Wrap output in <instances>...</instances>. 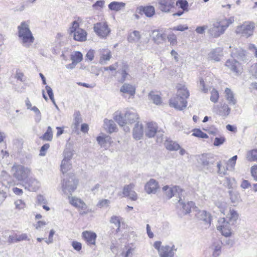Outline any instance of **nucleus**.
<instances>
[{"label": "nucleus", "mask_w": 257, "mask_h": 257, "mask_svg": "<svg viewBox=\"0 0 257 257\" xmlns=\"http://www.w3.org/2000/svg\"><path fill=\"white\" fill-rule=\"evenodd\" d=\"M166 148L170 151H176L180 149V146L175 142L167 140L165 143Z\"/></svg>", "instance_id": "4c0bfd02"}, {"label": "nucleus", "mask_w": 257, "mask_h": 257, "mask_svg": "<svg viewBox=\"0 0 257 257\" xmlns=\"http://www.w3.org/2000/svg\"><path fill=\"white\" fill-rule=\"evenodd\" d=\"M79 23L75 21L72 23V26L70 28V33H73L74 39L77 41H85L86 40V32L79 28Z\"/></svg>", "instance_id": "6e6552de"}, {"label": "nucleus", "mask_w": 257, "mask_h": 257, "mask_svg": "<svg viewBox=\"0 0 257 257\" xmlns=\"http://www.w3.org/2000/svg\"><path fill=\"white\" fill-rule=\"evenodd\" d=\"M168 41L172 45H174L177 44V37L174 33L170 34L167 36Z\"/></svg>", "instance_id": "052dcab7"}, {"label": "nucleus", "mask_w": 257, "mask_h": 257, "mask_svg": "<svg viewBox=\"0 0 257 257\" xmlns=\"http://www.w3.org/2000/svg\"><path fill=\"white\" fill-rule=\"evenodd\" d=\"M143 135V128L141 123L138 122L133 129L134 138L137 140H140Z\"/></svg>", "instance_id": "a878e982"}, {"label": "nucleus", "mask_w": 257, "mask_h": 257, "mask_svg": "<svg viewBox=\"0 0 257 257\" xmlns=\"http://www.w3.org/2000/svg\"><path fill=\"white\" fill-rule=\"evenodd\" d=\"M153 40L157 44H161L166 41V36L161 33L158 30H154L152 32Z\"/></svg>", "instance_id": "b1692460"}, {"label": "nucleus", "mask_w": 257, "mask_h": 257, "mask_svg": "<svg viewBox=\"0 0 257 257\" xmlns=\"http://www.w3.org/2000/svg\"><path fill=\"white\" fill-rule=\"evenodd\" d=\"M31 109L36 113L35 121L39 122L41 119V114L39 109L35 106L32 107Z\"/></svg>", "instance_id": "bf43d9fd"}, {"label": "nucleus", "mask_w": 257, "mask_h": 257, "mask_svg": "<svg viewBox=\"0 0 257 257\" xmlns=\"http://www.w3.org/2000/svg\"><path fill=\"white\" fill-rule=\"evenodd\" d=\"M141 38L140 32L138 31H134L128 35L127 40L130 43H137L140 40Z\"/></svg>", "instance_id": "e433bc0d"}, {"label": "nucleus", "mask_w": 257, "mask_h": 257, "mask_svg": "<svg viewBox=\"0 0 257 257\" xmlns=\"http://www.w3.org/2000/svg\"><path fill=\"white\" fill-rule=\"evenodd\" d=\"M199 158H196L195 159L198 160V159L201 161H207V160H210L213 159V155L211 154H203L200 156H198Z\"/></svg>", "instance_id": "e2e57ef3"}, {"label": "nucleus", "mask_w": 257, "mask_h": 257, "mask_svg": "<svg viewBox=\"0 0 257 257\" xmlns=\"http://www.w3.org/2000/svg\"><path fill=\"white\" fill-rule=\"evenodd\" d=\"M218 98L219 93L216 89L213 88L211 91V96L210 99L212 102L216 103L217 102Z\"/></svg>", "instance_id": "864d4df0"}, {"label": "nucleus", "mask_w": 257, "mask_h": 257, "mask_svg": "<svg viewBox=\"0 0 257 257\" xmlns=\"http://www.w3.org/2000/svg\"><path fill=\"white\" fill-rule=\"evenodd\" d=\"M164 194L168 198H171L173 196L178 195L179 198L182 195L184 190L179 186L170 187L168 186H164L162 188Z\"/></svg>", "instance_id": "2eb2a0df"}, {"label": "nucleus", "mask_w": 257, "mask_h": 257, "mask_svg": "<svg viewBox=\"0 0 257 257\" xmlns=\"http://www.w3.org/2000/svg\"><path fill=\"white\" fill-rule=\"evenodd\" d=\"M212 250V256L218 257L221 253V244L218 242H214L212 243L210 247Z\"/></svg>", "instance_id": "2f4dec72"}, {"label": "nucleus", "mask_w": 257, "mask_h": 257, "mask_svg": "<svg viewBox=\"0 0 257 257\" xmlns=\"http://www.w3.org/2000/svg\"><path fill=\"white\" fill-rule=\"evenodd\" d=\"M120 92L123 93H127L131 96H133L135 94V87L132 84L128 83H124L120 89Z\"/></svg>", "instance_id": "cd10ccee"}, {"label": "nucleus", "mask_w": 257, "mask_h": 257, "mask_svg": "<svg viewBox=\"0 0 257 257\" xmlns=\"http://www.w3.org/2000/svg\"><path fill=\"white\" fill-rule=\"evenodd\" d=\"M179 198L180 199L178 201V203L181 206L180 207L182 208L183 211L185 213H189L191 211V209L194 206V202L192 201H190L188 202L187 203H185L182 201L181 197Z\"/></svg>", "instance_id": "c756f323"}, {"label": "nucleus", "mask_w": 257, "mask_h": 257, "mask_svg": "<svg viewBox=\"0 0 257 257\" xmlns=\"http://www.w3.org/2000/svg\"><path fill=\"white\" fill-rule=\"evenodd\" d=\"M74 122L73 123L74 128L77 129L79 124L82 122V118L80 113L79 111H76L74 113Z\"/></svg>", "instance_id": "8fccbe9b"}, {"label": "nucleus", "mask_w": 257, "mask_h": 257, "mask_svg": "<svg viewBox=\"0 0 257 257\" xmlns=\"http://www.w3.org/2000/svg\"><path fill=\"white\" fill-rule=\"evenodd\" d=\"M225 139L224 137L215 138L213 143V145L215 146H219L224 143Z\"/></svg>", "instance_id": "69168bd1"}, {"label": "nucleus", "mask_w": 257, "mask_h": 257, "mask_svg": "<svg viewBox=\"0 0 257 257\" xmlns=\"http://www.w3.org/2000/svg\"><path fill=\"white\" fill-rule=\"evenodd\" d=\"M246 158L248 161H257V150L253 149L247 152Z\"/></svg>", "instance_id": "de8ad7c7"}, {"label": "nucleus", "mask_w": 257, "mask_h": 257, "mask_svg": "<svg viewBox=\"0 0 257 257\" xmlns=\"http://www.w3.org/2000/svg\"><path fill=\"white\" fill-rule=\"evenodd\" d=\"M98 143L102 147H106V144L108 141V137L99 136L96 139Z\"/></svg>", "instance_id": "13d9d810"}, {"label": "nucleus", "mask_w": 257, "mask_h": 257, "mask_svg": "<svg viewBox=\"0 0 257 257\" xmlns=\"http://www.w3.org/2000/svg\"><path fill=\"white\" fill-rule=\"evenodd\" d=\"M125 7V3L122 2H112L108 6L109 10L118 12L123 10Z\"/></svg>", "instance_id": "bb28decb"}, {"label": "nucleus", "mask_w": 257, "mask_h": 257, "mask_svg": "<svg viewBox=\"0 0 257 257\" xmlns=\"http://www.w3.org/2000/svg\"><path fill=\"white\" fill-rule=\"evenodd\" d=\"M236 162H219L217 166L218 172L220 175H224L226 174L227 170H231L233 168Z\"/></svg>", "instance_id": "f3484780"}, {"label": "nucleus", "mask_w": 257, "mask_h": 257, "mask_svg": "<svg viewBox=\"0 0 257 257\" xmlns=\"http://www.w3.org/2000/svg\"><path fill=\"white\" fill-rule=\"evenodd\" d=\"M238 214L237 212L233 209H230L229 213L226 216V219L232 225H234L237 220Z\"/></svg>", "instance_id": "f704fd0d"}, {"label": "nucleus", "mask_w": 257, "mask_h": 257, "mask_svg": "<svg viewBox=\"0 0 257 257\" xmlns=\"http://www.w3.org/2000/svg\"><path fill=\"white\" fill-rule=\"evenodd\" d=\"M83 59V55L79 51L74 52V53L71 55V60L72 61L78 64Z\"/></svg>", "instance_id": "58836bf2"}, {"label": "nucleus", "mask_w": 257, "mask_h": 257, "mask_svg": "<svg viewBox=\"0 0 257 257\" xmlns=\"http://www.w3.org/2000/svg\"><path fill=\"white\" fill-rule=\"evenodd\" d=\"M187 103L186 100L181 98L176 95L173 96L169 100L170 106L179 110H182L185 108Z\"/></svg>", "instance_id": "4468645a"}, {"label": "nucleus", "mask_w": 257, "mask_h": 257, "mask_svg": "<svg viewBox=\"0 0 257 257\" xmlns=\"http://www.w3.org/2000/svg\"><path fill=\"white\" fill-rule=\"evenodd\" d=\"M93 30L96 34L101 38H106L110 32V29L106 22H98L94 25Z\"/></svg>", "instance_id": "9d476101"}, {"label": "nucleus", "mask_w": 257, "mask_h": 257, "mask_svg": "<svg viewBox=\"0 0 257 257\" xmlns=\"http://www.w3.org/2000/svg\"><path fill=\"white\" fill-rule=\"evenodd\" d=\"M225 66L236 75H238L240 73V65L238 62L235 59H230L226 61Z\"/></svg>", "instance_id": "6ab92c4d"}, {"label": "nucleus", "mask_w": 257, "mask_h": 257, "mask_svg": "<svg viewBox=\"0 0 257 257\" xmlns=\"http://www.w3.org/2000/svg\"><path fill=\"white\" fill-rule=\"evenodd\" d=\"M74 155L73 151L71 150L70 149L66 148L65 149L63 153L64 159L62 161H70L72 159L73 156Z\"/></svg>", "instance_id": "49530a36"}, {"label": "nucleus", "mask_w": 257, "mask_h": 257, "mask_svg": "<svg viewBox=\"0 0 257 257\" xmlns=\"http://www.w3.org/2000/svg\"><path fill=\"white\" fill-rule=\"evenodd\" d=\"M158 188V182L153 179H150L145 186V190L149 194L156 193Z\"/></svg>", "instance_id": "aec40b11"}, {"label": "nucleus", "mask_w": 257, "mask_h": 257, "mask_svg": "<svg viewBox=\"0 0 257 257\" xmlns=\"http://www.w3.org/2000/svg\"><path fill=\"white\" fill-rule=\"evenodd\" d=\"M198 87L200 91L203 93H207L208 91V88L205 84V80L203 78H200L198 84Z\"/></svg>", "instance_id": "37998d69"}, {"label": "nucleus", "mask_w": 257, "mask_h": 257, "mask_svg": "<svg viewBox=\"0 0 257 257\" xmlns=\"http://www.w3.org/2000/svg\"><path fill=\"white\" fill-rule=\"evenodd\" d=\"M110 204V201L108 199H102L100 200L97 204V206L98 207H107Z\"/></svg>", "instance_id": "0e129e2a"}, {"label": "nucleus", "mask_w": 257, "mask_h": 257, "mask_svg": "<svg viewBox=\"0 0 257 257\" xmlns=\"http://www.w3.org/2000/svg\"><path fill=\"white\" fill-rule=\"evenodd\" d=\"M11 173L17 180L24 182L32 174L30 168L16 163L12 167Z\"/></svg>", "instance_id": "7ed1b4c3"}, {"label": "nucleus", "mask_w": 257, "mask_h": 257, "mask_svg": "<svg viewBox=\"0 0 257 257\" xmlns=\"http://www.w3.org/2000/svg\"><path fill=\"white\" fill-rule=\"evenodd\" d=\"M176 4L177 5H179V7L183 11L187 10L188 3L186 0H178Z\"/></svg>", "instance_id": "680f3d73"}, {"label": "nucleus", "mask_w": 257, "mask_h": 257, "mask_svg": "<svg viewBox=\"0 0 257 257\" xmlns=\"http://www.w3.org/2000/svg\"><path fill=\"white\" fill-rule=\"evenodd\" d=\"M14 204L15 209L18 210H24L26 206L25 202L21 199H18L15 201Z\"/></svg>", "instance_id": "603ef678"}, {"label": "nucleus", "mask_w": 257, "mask_h": 257, "mask_svg": "<svg viewBox=\"0 0 257 257\" xmlns=\"http://www.w3.org/2000/svg\"><path fill=\"white\" fill-rule=\"evenodd\" d=\"M72 168V164L70 162H62L60 165L61 171L63 174L67 173Z\"/></svg>", "instance_id": "79ce46f5"}, {"label": "nucleus", "mask_w": 257, "mask_h": 257, "mask_svg": "<svg viewBox=\"0 0 257 257\" xmlns=\"http://www.w3.org/2000/svg\"><path fill=\"white\" fill-rule=\"evenodd\" d=\"M111 57V54L110 50L108 49H102L100 51L99 63L101 64H105Z\"/></svg>", "instance_id": "5701e85b"}, {"label": "nucleus", "mask_w": 257, "mask_h": 257, "mask_svg": "<svg viewBox=\"0 0 257 257\" xmlns=\"http://www.w3.org/2000/svg\"><path fill=\"white\" fill-rule=\"evenodd\" d=\"M113 118L120 126H123L127 123L135 122L139 119V115L135 109L131 108L127 109L124 115L120 111H115Z\"/></svg>", "instance_id": "f257e3e1"}, {"label": "nucleus", "mask_w": 257, "mask_h": 257, "mask_svg": "<svg viewBox=\"0 0 257 257\" xmlns=\"http://www.w3.org/2000/svg\"><path fill=\"white\" fill-rule=\"evenodd\" d=\"M157 129L158 126L156 123L152 122H149L147 124V127L145 131V135L148 138H152L157 134V141L158 142H161L162 141L161 137L163 136V134L160 132H158Z\"/></svg>", "instance_id": "f8f14e48"}, {"label": "nucleus", "mask_w": 257, "mask_h": 257, "mask_svg": "<svg viewBox=\"0 0 257 257\" xmlns=\"http://www.w3.org/2000/svg\"><path fill=\"white\" fill-rule=\"evenodd\" d=\"M0 182L5 186L4 189L0 188V203H2L7 197V191L8 187L15 184L14 180L7 172L2 171L0 175Z\"/></svg>", "instance_id": "39448f33"}, {"label": "nucleus", "mask_w": 257, "mask_h": 257, "mask_svg": "<svg viewBox=\"0 0 257 257\" xmlns=\"http://www.w3.org/2000/svg\"><path fill=\"white\" fill-rule=\"evenodd\" d=\"M140 11L143 12L147 17H153L155 13V8L152 6L141 7Z\"/></svg>", "instance_id": "72a5a7b5"}, {"label": "nucleus", "mask_w": 257, "mask_h": 257, "mask_svg": "<svg viewBox=\"0 0 257 257\" xmlns=\"http://www.w3.org/2000/svg\"><path fill=\"white\" fill-rule=\"evenodd\" d=\"M225 97L228 103L230 105H235L236 103V100L234 98V93L228 88H226L224 91Z\"/></svg>", "instance_id": "473e14b6"}, {"label": "nucleus", "mask_w": 257, "mask_h": 257, "mask_svg": "<svg viewBox=\"0 0 257 257\" xmlns=\"http://www.w3.org/2000/svg\"><path fill=\"white\" fill-rule=\"evenodd\" d=\"M255 28V24L254 22L245 21L237 26L235 32L237 35L247 38L253 35Z\"/></svg>", "instance_id": "20e7f679"}, {"label": "nucleus", "mask_w": 257, "mask_h": 257, "mask_svg": "<svg viewBox=\"0 0 257 257\" xmlns=\"http://www.w3.org/2000/svg\"><path fill=\"white\" fill-rule=\"evenodd\" d=\"M232 225L224 217H222L219 218L218 220L217 229L221 232L223 236L229 237L232 233L231 226Z\"/></svg>", "instance_id": "1a4fd4ad"}, {"label": "nucleus", "mask_w": 257, "mask_h": 257, "mask_svg": "<svg viewBox=\"0 0 257 257\" xmlns=\"http://www.w3.org/2000/svg\"><path fill=\"white\" fill-rule=\"evenodd\" d=\"M189 91L184 85L179 84L177 86V92L176 96L186 100L189 96Z\"/></svg>", "instance_id": "412c9836"}, {"label": "nucleus", "mask_w": 257, "mask_h": 257, "mask_svg": "<svg viewBox=\"0 0 257 257\" xmlns=\"http://www.w3.org/2000/svg\"><path fill=\"white\" fill-rule=\"evenodd\" d=\"M69 199L72 205L80 209L81 214H86L91 211L87 208L86 204L81 199L76 197H69Z\"/></svg>", "instance_id": "ddd939ff"}, {"label": "nucleus", "mask_w": 257, "mask_h": 257, "mask_svg": "<svg viewBox=\"0 0 257 257\" xmlns=\"http://www.w3.org/2000/svg\"><path fill=\"white\" fill-rule=\"evenodd\" d=\"M234 57H236L238 59L243 60L245 56V52L241 49L235 50V52L233 53Z\"/></svg>", "instance_id": "4d7b16f0"}, {"label": "nucleus", "mask_w": 257, "mask_h": 257, "mask_svg": "<svg viewBox=\"0 0 257 257\" xmlns=\"http://www.w3.org/2000/svg\"><path fill=\"white\" fill-rule=\"evenodd\" d=\"M223 185L228 188H232L236 186V181L233 178H225Z\"/></svg>", "instance_id": "a19ab883"}, {"label": "nucleus", "mask_w": 257, "mask_h": 257, "mask_svg": "<svg viewBox=\"0 0 257 257\" xmlns=\"http://www.w3.org/2000/svg\"><path fill=\"white\" fill-rule=\"evenodd\" d=\"M135 188V185L133 183H131L129 185H126L123 187L122 193L124 196L126 197V195H129L131 191H132Z\"/></svg>", "instance_id": "3c124183"}, {"label": "nucleus", "mask_w": 257, "mask_h": 257, "mask_svg": "<svg viewBox=\"0 0 257 257\" xmlns=\"http://www.w3.org/2000/svg\"><path fill=\"white\" fill-rule=\"evenodd\" d=\"M149 96L151 98V99L153 101V102L159 105L161 103L162 100L161 97L157 94L150 93Z\"/></svg>", "instance_id": "5fc2aeb1"}, {"label": "nucleus", "mask_w": 257, "mask_h": 257, "mask_svg": "<svg viewBox=\"0 0 257 257\" xmlns=\"http://www.w3.org/2000/svg\"><path fill=\"white\" fill-rule=\"evenodd\" d=\"M153 246L158 250L160 257H174L175 252L177 250L174 245H162V242L160 241H155Z\"/></svg>", "instance_id": "0eeeda50"}, {"label": "nucleus", "mask_w": 257, "mask_h": 257, "mask_svg": "<svg viewBox=\"0 0 257 257\" xmlns=\"http://www.w3.org/2000/svg\"><path fill=\"white\" fill-rule=\"evenodd\" d=\"M207 25H203L202 26L197 27L195 29V32L198 34H203L205 33V30L208 29Z\"/></svg>", "instance_id": "338daca9"}, {"label": "nucleus", "mask_w": 257, "mask_h": 257, "mask_svg": "<svg viewBox=\"0 0 257 257\" xmlns=\"http://www.w3.org/2000/svg\"><path fill=\"white\" fill-rule=\"evenodd\" d=\"M42 140L45 141H50L53 138L52 129L51 126H48L46 132L41 138Z\"/></svg>", "instance_id": "c03bdc74"}, {"label": "nucleus", "mask_w": 257, "mask_h": 257, "mask_svg": "<svg viewBox=\"0 0 257 257\" xmlns=\"http://www.w3.org/2000/svg\"><path fill=\"white\" fill-rule=\"evenodd\" d=\"M24 183L25 188L28 189L30 191H36L41 186L40 182L36 178L33 177L32 175L26 179Z\"/></svg>", "instance_id": "dca6fc26"}, {"label": "nucleus", "mask_w": 257, "mask_h": 257, "mask_svg": "<svg viewBox=\"0 0 257 257\" xmlns=\"http://www.w3.org/2000/svg\"><path fill=\"white\" fill-rule=\"evenodd\" d=\"M250 72L251 73L252 76L257 79V63L251 66Z\"/></svg>", "instance_id": "774afa93"}, {"label": "nucleus", "mask_w": 257, "mask_h": 257, "mask_svg": "<svg viewBox=\"0 0 257 257\" xmlns=\"http://www.w3.org/2000/svg\"><path fill=\"white\" fill-rule=\"evenodd\" d=\"M159 9L163 12L169 13L174 7L175 0H158Z\"/></svg>", "instance_id": "a211bd4d"}, {"label": "nucleus", "mask_w": 257, "mask_h": 257, "mask_svg": "<svg viewBox=\"0 0 257 257\" xmlns=\"http://www.w3.org/2000/svg\"><path fill=\"white\" fill-rule=\"evenodd\" d=\"M104 127L109 133L116 132V125L112 120L104 119Z\"/></svg>", "instance_id": "c85d7f7f"}, {"label": "nucleus", "mask_w": 257, "mask_h": 257, "mask_svg": "<svg viewBox=\"0 0 257 257\" xmlns=\"http://www.w3.org/2000/svg\"><path fill=\"white\" fill-rule=\"evenodd\" d=\"M128 71V67L127 65L123 64L121 68L117 71L121 75V78L118 80V82L123 83L126 79L127 77L129 75Z\"/></svg>", "instance_id": "7c9ffc66"}, {"label": "nucleus", "mask_w": 257, "mask_h": 257, "mask_svg": "<svg viewBox=\"0 0 257 257\" xmlns=\"http://www.w3.org/2000/svg\"><path fill=\"white\" fill-rule=\"evenodd\" d=\"M218 108L217 114L222 117H226L230 113V108L228 107V105L225 103H224L220 107H218Z\"/></svg>", "instance_id": "c9c22d12"}, {"label": "nucleus", "mask_w": 257, "mask_h": 257, "mask_svg": "<svg viewBox=\"0 0 257 257\" xmlns=\"http://www.w3.org/2000/svg\"><path fill=\"white\" fill-rule=\"evenodd\" d=\"M192 136L200 138H207L208 136L206 134L204 133L199 129L195 130L192 134Z\"/></svg>", "instance_id": "6e6d98bb"}, {"label": "nucleus", "mask_w": 257, "mask_h": 257, "mask_svg": "<svg viewBox=\"0 0 257 257\" xmlns=\"http://www.w3.org/2000/svg\"><path fill=\"white\" fill-rule=\"evenodd\" d=\"M196 217L199 219L204 221L207 224H210L211 222V215L209 213L205 210H199L195 214Z\"/></svg>", "instance_id": "4be33fe9"}, {"label": "nucleus", "mask_w": 257, "mask_h": 257, "mask_svg": "<svg viewBox=\"0 0 257 257\" xmlns=\"http://www.w3.org/2000/svg\"><path fill=\"white\" fill-rule=\"evenodd\" d=\"M78 184V180L73 174L65 176L62 182L63 191L66 193L67 192L72 193L76 189Z\"/></svg>", "instance_id": "423d86ee"}, {"label": "nucleus", "mask_w": 257, "mask_h": 257, "mask_svg": "<svg viewBox=\"0 0 257 257\" xmlns=\"http://www.w3.org/2000/svg\"><path fill=\"white\" fill-rule=\"evenodd\" d=\"M82 236L89 244H95L96 234L94 232L85 231L83 232Z\"/></svg>", "instance_id": "393cba45"}, {"label": "nucleus", "mask_w": 257, "mask_h": 257, "mask_svg": "<svg viewBox=\"0 0 257 257\" xmlns=\"http://www.w3.org/2000/svg\"><path fill=\"white\" fill-rule=\"evenodd\" d=\"M230 199L232 203L237 204L240 201V195L237 191H229Z\"/></svg>", "instance_id": "ea45409f"}, {"label": "nucleus", "mask_w": 257, "mask_h": 257, "mask_svg": "<svg viewBox=\"0 0 257 257\" xmlns=\"http://www.w3.org/2000/svg\"><path fill=\"white\" fill-rule=\"evenodd\" d=\"M215 206L219 209L220 211L225 214V210L227 209V203L224 201H217L215 202Z\"/></svg>", "instance_id": "09e8293b"}, {"label": "nucleus", "mask_w": 257, "mask_h": 257, "mask_svg": "<svg viewBox=\"0 0 257 257\" xmlns=\"http://www.w3.org/2000/svg\"><path fill=\"white\" fill-rule=\"evenodd\" d=\"M220 22H214L208 29V34L212 38H218L223 34L226 30V26H222Z\"/></svg>", "instance_id": "9b49d317"}, {"label": "nucleus", "mask_w": 257, "mask_h": 257, "mask_svg": "<svg viewBox=\"0 0 257 257\" xmlns=\"http://www.w3.org/2000/svg\"><path fill=\"white\" fill-rule=\"evenodd\" d=\"M18 36L22 41L23 45L29 47L34 41V37L30 30L28 22H23L18 27Z\"/></svg>", "instance_id": "f03ea898"}, {"label": "nucleus", "mask_w": 257, "mask_h": 257, "mask_svg": "<svg viewBox=\"0 0 257 257\" xmlns=\"http://www.w3.org/2000/svg\"><path fill=\"white\" fill-rule=\"evenodd\" d=\"M110 223L114 224L117 227L116 231L119 232L120 227V218L119 216H112L110 220Z\"/></svg>", "instance_id": "a18cd8bd"}]
</instances>
